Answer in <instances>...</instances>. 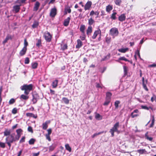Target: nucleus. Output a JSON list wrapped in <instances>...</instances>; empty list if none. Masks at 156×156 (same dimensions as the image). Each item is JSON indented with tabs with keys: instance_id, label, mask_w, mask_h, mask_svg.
Instances as JSON below:
<instances>
[{
	"instance_id": "obj_1",
	"label": "nucleus",
	"mask_w": 156,
	"mask_h": 156,
	"mask_svg": "<svg viewBox=\"0 0 156 156\" xmlns=\"http://www.w3.org/2000/svg\"><path fill=\"white\" fill-rule=\"evenodd\" d=\"M33 86L31 84L29 85L25 84L20 87V89L22 90H24V94L28 95L30 91L32 90Z\"/></svg>"
},
{
	"instance_id": "obj_2",
	"label": "nucleus",
	"mask_w": 156,
	"mask_h": 156,
	"mask_svg": "<svg viewBox=\"0 0 156 156\" xmlns=\"http://www.w3.org/2000/svg\"><path fill=\"white\" fill-rule=\"evenodd\" d=\"M119 127V122H117L115 123L113 127L110 130L109 132L111 134L112 136H113L114 135V132H116L117 133L119 134L120 133V131L118 130V129Z\"/></svg>"
},
{
	"instance_id": "obj_3",
	"label": "nucleus",
	"mask_w": 156,
	"mask_h": 156,
	"mask_svg": "<svg viewBox=\"0 0 156 156\" xmlns=\"http://www.w3.org/2000/svg\"><path fill=\"white\" fill-rule=\"evenodd\" d=\"M110 34L112 36V37L114 38L115 37L117 36L119 34V31L117 28L115 27H113L111 28L109 31Z\"/></svg>"
},
{
	"instance_id": "obj_4",
	"label": "nucleus",
	"mask_w": 156,
	"mask_h": 156,
	"mask_svg": "<svg viewBox=\"0 0 156 156\" xmlns=\"http://www.w3.org/2000/svg\"><path fill=\"white\" fill-rule=\"evenodd\" d=\"M44 37L45 40L48 42L51 41V36L50 33L48 32H45L44 34Z\"/></svg>"
},
{
	"instance_id": "obj_5",
	"label": "nucleus",
	"mask_w": 156,
	"mask_h": 156,
	"mask_svg": "<svg viewBox=\"0 0 156 156\" xmlns=\"http://www.w3.org/2000/svg\"><path fill=\"white\" fill-rule=\"evenodd\" d=\"M92 2L90 1H88L84 6V9L85 10H89L91 7Z\"/></svg>"
},
{
	"instance_id": "obj_6",
	"label": "nucleus",
	"mask_w": 156,
	"mask_h": 156,
	"mask_svg": "<svg viewBox=\"0 0 156 156\" xmlns=\"http://www.w3.org/2000/svg\"><path fill=\"white\" fill-rule=\"evenodd\" d=\"M56 9L54 8L51 9L50 12V16L51 17H54L56 14Z\"/></svg>"
},
{
	"instance_id": "obj_7",
	"label": "nucleus",
	"mask_w": 156,
	"mask_h": 156,
	"mask_svg": "<svg viewBox=\"0 0 156 156\" xmlns=\"http://www.w3.org/2000/svg\"><path fill=\"white\" fill-rule=\"evenodd\" d=\"M22 132L23 130L21 129H19L16 130V132L17 133V135H16V139H19Z\"/></svg>"
},
{
	"instance_id": "obj_8",
	"label": "nucleus",
	"mask_w": 156,
	"mask_h": 156,
	"mask_svg": "<svg viewBox=\"0 0 156 156\" xmlns=\"http://www.w3.org/2000/svg\"><path fill=\"white\" fill-rule=\"evenodd\" d=\"M21 5H16L14 6L13 7V11H15V13L18 12L20 9V7Z\"/></svg>"
},
{
	"instance_id": "obj_9",
	"label": "nucleus",
	"mask_w": 156,
	"mask_h": 156,
	"mask_svg": "<svg viewBox=\"0 0 156 156\" xmlns=\"http://www.w3.org/2000/svg\"><path fill=\"white\" fill-rule=\"evenodd\" d=\"M142 83H143V85L144 88L146 91H147L148 90V89L147 88V86H146V84L147 83V80H146L145 81H144V77H143L142 79Z\"/></svg>"
},
{
	"instance_id": "obj_10",
	"label": "nucleus",
	"mask_w": 156,
	"mask_h": 156,
	"mask_svg": "<svg viewBox=\"0 0 156 156\" xmlns=\"http://www.w3.org/2000/svg\"><path fill=\"white\" fill-rule=\"evenodd\" d=\"M50 120H47L45 122L43 123L42 124L43 129L44 130L46 129L48 127V124L50 123Z\"/></svg>"
},
{
	"instance_id": "obj_11",
	"label": "nucleus",
	"mask_w": 156,
	"mask_h": 156,
	"mask_svg": "<svg viewBox=\"0 0 156 156\" xmlns=\"http://www.w3.org/2000/svg\"><path fill=\"white\" fill-rule=\"evenodd\" d=\"M101 33V31L99 29H98L97 30H96L94 34L93 35L92 37V38L93 39H95L97 35Z\"/></svg>"
},
{
	"instance_id": "obj_12",
	"label": "nucleus",
	"mask_w": 156,
	"mask_h": 156,
	"mask_svg": "<svg viewBox=\"0 0 156 156\" xmlns=\"http://www.w3.org/2000/svg\"><path fill=\"white\" fill-rule=\"evenodd\" d=\"M27 51V48L24 47L20 51V55L21 56L25 54Z\"/></svg>"
},
{
	"instance_id": "obj_13",
	"label": "nucleus",
	"mask_w": 156,
	"mask_h": 156,
	"mask_svg": "<svg viewBox=\"0 0 156 156\" xmlns=\"http://www.w3.org/2000/svg\"><path fill=\"white\" fill-rule=\"evenodd\" d=\"M70 20V17H68L67 19L65 20L64 23V25L65 26L67 27L68 25Z\"/></svg>"
},
{
	"instance_id": "obj_14",
	"label": "nucleus",
	"mask_w": 156,
	"mask_h": 156,
	"mask_svg": "<svg viewBox=\"0 0 156 156\" xmlns=\"http://www.w3.org/2000/svg\"><path fill=\"white\" fill-rule=\"evenodd\" d=\"M126 19V16L124 14L121 15L119 17V20L121 21H123L125 20Z\"/></svg>"
},
{
	"instance_id": "obj_15",
	"label": "nucleus",
	"mask_w": 156,
	"mask_h": 156,
	"mask_svg": "<svg viewBox=\"0 0 156 156\" xmlns=\"http://www.w3.org/2000/svg\"><path fill=\"white\" fill-rule=\"evenodd\" d=\"M77 44L76 46V48H79L82 46V42L80 39H78L77 40Z\"/></svg>"
},
{
	"instance_id": "obj_16",
	"label": "nucleus",
	"mask_w": 156,
	"mask_h": 156,
	"mask_svg": "<svg viewBox=\"0 0 156 156\" xmlns=\"http://www.w3.org/2000/svg\"><path fill=\"white\" fill-rule=\"evenodd\" d=\"M27 95L22 94L20 97V98L21 100H27L29 98V96Z\"/></svg>"
},
{
	"instance_id": "obj_17",
	"label": "nucleus",
	"mask_w": 156,
	"mask_h": 156,
	"mask_svg": "<svg viewBox=\"0 0 156 156\" xmlns=\"http://www.w3.org/2000/svg\"><path fill=\"white\" fill-rule=\"evenodd\" d=\"M99 12L98 11H96L94 12V10H92L91 11L90 13V15L92 16L94 15H95L97 16L96 17L97 18L99 15Z\"/></svg>"
},
{
	"instance_id": "obj_18",
	"label": "nucleus",
	"mask_w": 156,
	"mask_h": 156,
	"mask_svg": "<svg viewBox=\"0 0 156 156\" xmlns=\"http://www.w3.org/2000/svg\"><path fill=\"white\" fill-rule=\"evenodd\" d=\"M12 37L10 35H8L5 38L4 40L3 41V44H5L6 43L7 41L11 39Z\"/></svg>"
},
{
	"instance_id": "obj_19",
	"label": "nucleus",
	"mask_w": 156,
	"mask_h": 156,
	"mask_svg": "<svg viewBox=\"0 0 156 156\" xmlns=\"http://www.w3.org/2000/svg\"><path fill=\"white\" fill-rule=\"evenodd\" d=\"M40 3L38 2H36V3L35 5H34V11H37L39 8V7L40 6Z\"/></svg>"
},
{
	"instance_id": "obj_20",
	"label": "nucleus",
	"mask_w": 156,
	"mask_h": 156,
	"mask_svg": "<svg viewBox=\"0 0 156 156\" xmlns=\"http://www.w3.org/2000/svg\"><path fill=\"white\" fill-rule=\"evenodd\" d=\"M128 49H129L128 48H121L119 49L118 50L120 52L124 53L127 51Z\"/></svg>"
},
{
	"instance_id": "obj_21",
	"label": "nucleus",
	"mask_w": 156,
	"mask_h": 156,
	"mask_svg": "<svg viewBox=\"0 0 156 156\" xmlns=\"http://www.w3.org/2000/svg\"><path fill=\"white\" fill-rule=\"evenodd\" d=\"M85 27L84 25H82L81 26L80 28V30L81 32L83 34H85Z\"/></svg>"
},
{
	"instance_id": "obj_22",
	"label": "nucleus",
	"mask_w": 156,
	"mask_h": 156,
	"mask_svg": "<svg viewBox=\"0 0 156 156\" xmlns=\"http://www.w3.org/2000/svg\"><path fill=\"white\" fill-rule=\"evenodd\" d=\"M112 94L110 92H107L106 94V99L111 100Z\"/></svg>"
},
{
	"instance_id": "obj_23",
	"label": "nucleus",
	"mask_w": 156,
	"mask_h": 156,
	"mask_svg": "<svg viewBox=\"0 0 156 156\" xmlns=\"http://www.w3.org/2000/svg\"><path fill=\"white\" fill-rule=\"evenodd\" d=\"M92 32V27L91 26H89L87 28V35L90 34Z\"/></svg>"
},
{
	"instance_id": "obj_24",
	"label": "nucleus",
	"mask_w": 156,
	"mask_h": 156,
	"mask_svg": "<svg viewBox=\"0 0 156 156\" xmlns=\"http://www.w3.org/2000/svg\"><path fill=\"white\" fill-rule=\"evenodd\" d=\"M58 83V81L57 80H55L52 83V87L54 88H56L57 86Z\"/></svg>"
},
{
	"instance_id": "obj_25",
	"label": "nucleus",
	"mask_w": 156,
	"mask_h": 156,
	"mask_svg": "<svg viewBox=\"0 0 156 156\" xmlns=\"http://www.w3.org/2000/svg\"><path fill=\"white\" fill-rule=\"evenodd\" d=\"M26 115L27 116L32 117L34 118H36L37 116L34 114L30 113H26Z\"/></svg>"
},
{
	"instance_id": "obj_26",
	"label": "nucleus",
	"mask_w": 156,
	"mask_h": 156,
	"mask_svg": "<svg viewBox=\"0 0 156 156\" xmlns=\"http://www.w3.org/2000/svg\"><path fill=\"white\" fill-rule=\"evenodd\" d=\"M5 141L7 142H13L14 141H15L14 140V139H11V138L9 137V136H7L5 139Z\"/></svg>"
},
{
	"instance_id": "obj_27",
	"label": "nucleus",
	"mask_w": 156,
	"mask_h": 156,
	"mask_svg": "<svg viewBox=\"0 0 156 156\" xmlns=\"http://www.w3.org/2000/svg\"><path fill=\"white\" fill-rule=\"evenodd\" d=\"M112 9V7L110 5L107 6L106 7V11L108 12H109Z\"/></svg>"
},
{
	"instance_id": "obj_28",
	"label": "nucleus",
	"mask_w": 156,
	"mask_h": 156,
	"mask_svg": "<svg viewBox=\"0 0 156 156\" xmlns=\"http://www.w3.org/2000/svg\"><path fill=\"white\" fill-rule=\"evenodd\" d=\"M137 151L140 154H143L147 152L146 151L145 149L138 150H137Z\"/></svg>"
},
{
	"instance_id": "obj_29",
	"label": "nucleus",
	"mask_w": 156,
	"mask_h": 156,
	"mask_svg": "<svg viewBox=\"0 0 156 156\" xmlns=\"http://www.w3.org/2000/svg\"><path fill=\"white\" fill-rule=\"evenodd\" d=\"M95 117L96 119L97 120H101L102 119V117L98 113H96Z\"/></svg>"
},
{
	"instance_id": "obj_30",
	"label": "nucleus",
	"mask_w": 156,
	"mask_h": 156,
	"mask_svg": "<svg viewBox=\"0 0 156 156\" xmlns=\"http://www.w3.org/2000/svg\"><path fill=\"white\" fill-rule=\"evenodd\" d=\"M26 0H17L16 2L15 3L19 4V5H21V4L25 3Z\"/></svg>"
},
{
	"instance_id": "obj_31",
	"label": "nucleus",
	"mask_w": 156,
	"mask_h": 156,
	"mask_svg": "<svg viewBox=\"0 0 156 156\" xmlns=\"http://www.w3.org/2000/svg\"><path fill=\"white\" fill-rule=\"evenodd\" d=\"M4 135L5 136H7L10 134V131L8 129H6L4 132Z\"/></svg>"
},
{
	"instance_id": "obj_32",
	"label": "nucleus",
	"mask_w": 156,
	"mask_h": 156,
	"mask_svg": "<svg viewBox=\"0 0 156 156\" xmlns=\"http://www.w3.org/2000/svg\"><path fill=\"white\" fill-rule=\"evenodd\" d=\"M32 68L33 69L37 68V66L38 64L37 63L35 62L32 63L31 64Z\"/></svg>"
},
{
	"instance_id": "obj_33",
	"label": "nucleus",
	"mask_w": 156,
	"mask_h": 156,
	"mask_svg": "<svg viewBox=\"0 0 156 156\" xmlns=\"http://www.w3.org/2000/svg\"><path fill=\"white\" fill-rule=\"evenodd\" d=\"M115 4L118 6H120L122 3V0H115Z\"/></svg>"
},
{
	"instance_id": "obj_34",
	"label": "nucleus",
	"mask_w": 156,
	"mask_h": 156,
	"mask_svg": "<svg viewBox=\"0 0 156 156\" xmlns=\"http://www.w3.org/2000/svg\"><path fill=\"white\" fill-rule=\"evenodd\" d=\"M33 98L32 99V101L33 104H35L37 101V95H33Z\"/></svg>"
},
{
	"instance_id": "obj_35",
	"label": "nucleus",
	"mask_w": 156,
	"mask_h": 156,
	"mask_svg": "<svg viewBox=\"0 0 156 156\" xmlns=\"http://www.w3.org/2000/svg\"><path fill=\"white\" fill-rule=\"evenodd\" d=\"M120 103V102L119 101H116L115 102V108L117 109L119 107V105Z\"/></svg>"
},
{
	"instance_id": "obj_36",
	"label": "nucleus",
	"mask_w": 156,
	"mask_h": 156,
	"mask_svg": "<svg viewBox=\"0 0 156 156\" xmlns=\"http://www.w3.org/2000/svg\"><path fill=\"white\" fill-rule=\"evenodd\" d=\"M15 135V134L14 133H13L11 134L10 136H9V137H10L11 139H13L14 140V141H16V140H19V139H16V136L14 137V136Z\"/></svg>"
},
{
	"instance_id": "obj_37",
	"label": "nucleus",
	"mask_w": 156,
	"mask_h": 156,
	"mask_svg": "<svg viewBox=\"0 0 156 156\" xmlns=\"http://www.w3.org/2000/svg\"><path fill=\"white\" fill-rule=\"evenodd\" d=\"M65 147H66V149L67 150L69 151V152H70L71 151V148L68 144H66Z\"/></svg>"
},
{
	"instance_id": "obj_38",
	"label": "nucleus",
	"mask_w": 156,
	"mask_h": 156,
	"mask_svg": "<svg viewBox=\"0 0 156 156\" xmlns=\"http://www.w3.org/2000/svg\"><path fill=\"white\" fill-rule=\"evenodd\" d=\"M39 23L38 22L35 21L33 24L32 25V27L33 28L37 27Z\"/></svg>"
},
{
	"instance_id": "obj_39",
	"label": "nucleus",
	"mask_w": 156,
	"mask_h": 156,
	"mask_svg": "<svg viewBox=\"0 0 156 156\" xmlns=\"http://www.w3.org/2000/svg\"><path fill=\"white\" fill-rule=\"evenodd\" d=\"M94 22V20L92 18H90L88 20V24L90 25H92Z\"/></svg>"
},
{
	"instance_id": "obj_40",
	"label": "nucleus",
	"mask_w": 156,
	"mask_h": 156,
	"mask_svg": "<svg viewBox=\"0 0 156 156\" xmlns=\"http://www.w3.org/2000/svg\"><path fill=\"white\" fill-rule=\"evenodd\" d=\"M111 100L105 99V103L104 104V105H108V104L110 103V102Z\"/></svg>"
},
{
	"instance_id": "obj_41",
	"label": "nucleus",
	"mask_w": 156,
	"mask_h": 156,
	"mask_svg": "<svg viewBox=\"0 0 156 156\" xmlns=\"http://www.w3.org/2000/svg\"><path fill=\"white\" fill-rule=\"evenodd\" d=\"M116 14L117 13L116 12H113V13L112 14V16L111 17V18L113 20L115 19L116 18Z\"/></svg>"
},
{
	"instance_id": "obj_42",
	"label": "nucleus",
	"mask_w": 156,
	"mask_h": 156,
	"mask_svg": "<svg viewBox=\"0 0 156 156\" xmlns=\"http://www.w3.org/2000/svg\"><path fill=\"white\" fill-rule=\"evenodd\" d=\"M63 101L66 104H68L69 103V100L66 98H63L62 99Z\"/></svg>"
},
{
	"instance_id": "obj_43",
	"label": "nucleus",
	"mask_w": 156,
	"mask_h": 156,
	"mask_svg": "<svg viewBox=\"0 0 156 156\" xmlns=\"http://www.w3.org/2000/svg\"><path fill=\"white\" fill-rule=\"evenodd\" d=\"M35 140L34 139L32 138L29 141V143L30 144H34Z\"/></svg>"
},
{
	"instance_id": "obj_44",
	"label": "nucleus",
	"mask_w": 156,
	"mask_h": 156,
	"mask_svg": "<svg viewBox=\"0 0 156 156\" xmlns=\"http://www.w3.org/2000/svg\"><path fill=\"white\" fill-rule=\"evenodd\" d=\"M145 137L146 139L149 140V141H152L153 139V138L152 137H149V136L147 135V133L145 134Z\"/></svg>"
},
{
	"instance_id": "obj_45",
	"label": "nucleus",
	"mask_w": 156,
	"mask_h": 156,
	"mask_svg": "<svg viewBox=\"0 0 156 156\" xmlns=\"http://www.w3.org/2000/svg\"><path fill=\"white\" fill-rule=\"evenodd\" d=\"M141 108L142 109H146L147 110H149V108H151V109H152V108L151 107H149L148 108L146 106H144V105L141 106Z\"/></svg>"
},
{
	"instance_id": "obj_46",
	"label": "nucleus",
	"mask_w": 156,
	"mask_h": 156,
	"mask_svg": "<svg viewBox=\"0 0 156 156\" xmlns=\"http://www.w3.org/2000/svg\"><path fill=\"white\" fill-rule=\"evenodd\" d=\"M55 146L54 145H52L50 146L49 147V150L50 151H52L55 148Z\"/></svg>"
},
{
	"instance_id": "obj_47",
	"label": "nucleus",
	"mask_w": 156,
	"mask_h": 156,
	"mask_svg": "<svg viewBox=\"0 0 156 156\" xmlns=\"http://www.w3.org/2000/svg\"><path fill=\"white\" fill-rule=\"evenodd\" d=\"M124 72L125 75H126L127 73L128 69L127 67L125 66H123Z\"/></svg>"
},
{
	"instance_id": "obj_48",
	"label": "nucleus",
	"mask_w": 156,
	"mask_h": 156,
	"mask_svg": "<svg viewBox=\"0 0 156 156\" xmlns=\"http://www.w3.org/2000/svg\"><path fill=\"white\" fill-rule=\"evenodd\" d=\"M15 99L13 98H12L9 100V104L10 105L12 104L15 102Z\"/></svg>"
},
{
	"instance_id": "obj_49",
	"label": "nucleus",
	"mask_w": 156,
	"mask_h": 156,
	"mask_svg": "<svg viewBox=\"0 0 156 156\" xmlns=\"http://www.w3.org/2000/svg\"><path fill=\"white\" fill-rule=\"evenodd\" d=\"M65 11L66 14L67 12L69 13H70L71 12V10L70 8L69 7L66 8L65 9Z\"/></svg>"
},
{
	"instance_id": "obj_50",
	"label": "nucleus",
	"mask_w": 156,
	"mask_h": 156,
	"mask_svg": "<svg viewBox=\"0 0 156 156\" xmlns=\"http://www.w3.org/2000/svg\"><path fill=\"white\" fill-rule=\"evenodd\" d=\"M5 143L2 142H0V147L2 148H4L5 147Z\"/></svg>"
},
{
	"instance_id": "obj_51",
	"label": "nucleus",
	"mask_w": 156,
	"mask_h": 156,
	"mask_svg": "<svg viewBox=\"0 0 156 156\" xmlns=\"http://www.w3.org/2000/svg\"><path fill=\"white\" fill-rule=\"evenodd\" d=\"M119 60H124L126 61H129L126 58L124 57H121L119 58Z\"/></svg>"
},
{
	"instance_id": "obj_52",
	"label": "nucleus",
	"mask_w": 156,
	"mask_h": 156,
	"mask_svg": "<svg viewBox=\"0 0 156 156\" xmlns=\"http://www.w3.org/2000/svg\"><path fill=\"white\" fill-rule=\"evenodd\" d=\"M61 48L63 50H64L67 49V44H64L63 46H62Z\"/></svg>"
},
{
	"instance_id": "obj_53",
	"label": "nucleus",
	"mask_w": 156,
	"mask_h": 156,
	"mask_svg": "<svg viewBox=\"0 0 156 156\" xmlns=\"http://www.w3.org/2000/svg\"><path fill=\"white\" fill-rule=\"evenodd\" d=\"M102 133H101V132H99V133H95L93 135H92V138H94L96 136L100 135V134H101Z\"/></svg>"
},
{
	"instance_id": "obj_54",
	"label": "nucleus",
	"mask_w": 156,
	"mask_h": 156,
	"mask_svg": "<svg viewBox=\"0 0 156 156\" xmlns=\"http://www.w3.org/2000/svg\"><path fill=\"white\" fill-rule=\"evenodd\" d=\"M131 117L132 118L139 116V115L138 114H134L133 113H132L131 114Z\"/></svg>"
},
{
	"instance_id": "obj_55",
	"label": "nucleus",
	"mask_w": 156,
	"mask_h": 156,
	"mask_svg": "<svg viewBox=\"0 0 156 156\" xmlns=\"http://www.w3.org/2000/svg\"><path fill=\"white\" fill-rule=\"evenodd\" d=\"M136 55H138L139 57H140L139 51L138 50H137L135 52V58H136Z\"/></svg>"
},
{
	"instance_id": "obj_56",
	"label": "nucleus",
	"mask_w": 156,
	"mask_h": 156,
	"mask_svg": "<svg viewBox=\"0 0 156 156\" xmlns=\"http://www.w3.org/2000/svg\"><path fill=\"white\" fill-rule=\"evenodd\" d=\"M86 37V36L85 35V34H83L82 36H81L80 37V38H81L82 40H84Z\"/></svg>"
},
{
	"instance_id": "obj_57",
	"label": "nucleus",
	"mask_w": 156,
	"mask_h": 156,
	"mask_svg": "<svg viewBox=\"0 0 156 156\" xmlns=\"http://www.w3.org/2000/svg\"><path fill=\"white\" fill-rule=\"evenodd\" d=\"M45 136L47 139L49 141H51V139L50 138V135L46 134Z\"/></svg>"
},
{
	"instance_id": "obj_58",
	"label": "nucleus",
	"mask_w": 156,
	"mask_h": 156,
	"mask_svg": "<svg viewBox=\"0 0 156 156\" xmlns=\"http://www.w3.org/2000/svg\"><path fill=\"white\" fill-rule=\"evenodd\" d=\"M47 131H48V133L46 134L50 135L51 134V129H47Z\"/></svg>"
},
{
	"instance_id": "obj_59",
	"label": "nucleus",
	"mask_w": 156,
	"mask_h": 156,
	"mask_svg": "<svg viewBox=\"0 0 156 156\" xmlns=\"http://www.w3.org/2000/svg\"><path fill=\"white\" fill-rule=\"evenodd\" d=\"M25 63L26 64H27L29 63V60L28 58H25Z\"/></svg>"
},
{
	"instance_id": "obj_60",
	"label": "nucleus",
	"mask_w": 156,
	"mask_h": 156,
	"mask_svg": "<svg viewBox=\"0 0 156 156\" xmlns=\"http://www.w3.org/2000/svg\"><path fill=\"white\" fill-rule=\"evenodd\" d=\"M17 112V109L16 108H14L12 111V113L13 114H15Z\"/></svg>"
},
{
	"instance_id": "obj_61",
	"label": "nucleus",
	"mask_w": 156,
	"mask_h": 156,
	"mask_svg": "<svg viewBox=\"0 0 156 156\" xmlns=\"http://www.w3.org/2000/svg\"><path fill=\"white\" fill-rule=\"evenodd\" d=\"M28 130L30 132H31V133H33V131L32 129V128L31 127L29 126L28 128Z\"/></svg>"
},
{
	"instance_id": "obj_62",
	"label": "nucleus",
	"mask_w": 156,
	"mask_h": 156,
	"mask_svg": "<svg viewBox=\"0 0 156 156\" xmlns=\"http://www.w3.org/2000/svg\"><path fill=\"white\" fill-rule=\"evenodd\" d=\"M41 44V41L40 40H38L37 43L36 44V46H37L39 47L40 45Z\"/></svg>"
},
{
	"instance_id": "obj_63",
	"label": "nucleus",
	"mask_w": 156,
	"mask_h": 156,
	"mask_svg": "<svg viewBox=\"0 0 156 156\" xmlns=\"http://www.w3.org/2000/svg\"><path fill=\"white\" fill-rule=\"evenodd\" d=\"M156 99V96L154 95L152 97H151V101L152 102H153Z\"/></svg>"
},
{
	"instance_id": "obj_64",
	"label": "nucleus",
	"mask_w": 156,
	"mask_h": 156,
	"mask_svg": "<svg viewBox=\"0 0 156 156\" xmlns=\"http://www.w3.org/2000/svg\"><path fill=\"white\" fill-rule=\"evenodd\" d=\"M110 38L108 37H107L106 38L105 41H106L108 43H109L110 42Z\"/></svg>"
}]
</instances>
